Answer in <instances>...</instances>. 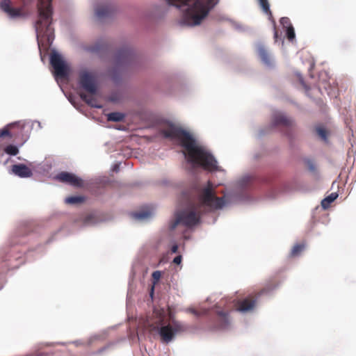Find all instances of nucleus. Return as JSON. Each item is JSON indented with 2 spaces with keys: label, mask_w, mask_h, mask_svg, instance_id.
Here are the masks:
<instances>
[{
  "label": "nucleus",
  "mask_w": 356,
  "mask_h": 356,
  "mask_svg": "<svg viewBox=\"0 0 356 356\" xmlns=\"http://www.w3.org/2000/svg\"><path fill=\"white\" fill-rule=\"evenodd\" d=\"M190 311H191L193 314H195V315H199V314L197 313V312L196 310L193 309H191Z\"/></svg>",
  "instance_id": "f704fd0d"
},
{
  "label": "nucleus",
  "mask_w": 356,
  "mask_h": 356,
  "mask_svg": "<svg viewBox=\"0 0 356 356\" xmlns=\"http://www.w3.org/2000/svg\"><path fill=\"white\" fill-rule=\"evenodd\" d=\"M4 152L8 155L15 156L19 153V149L13 145H8L4 148Z\"/></svg>",
  "instance_id": "4be33fe9"
},
{
  "label": "nucleus",
  "mask_w": 356,
  "mask_h": 356,
  "mask_svg": "<svg viewBox=\"0 0 356 356\" xmlns=\"http://www.w3.org/2000/svg\"><path fill=\"white\" fill-rule=\"evenodd\" d=\"M13 172L19 177L26 178L32 176V171L24 164H16L12 166Z\"/></svg>",
  "instance_id": "9b49d317"
},
{
  "label": "nucleus",
  "mask_w": 356,
  "mask_h": 356,
  "mask_svg": "<svg viewBox=\"0 0 356 356\" xmlns=\"http://www.w3.org/2000/svg\"><path fill=\"white\" fill-rule=\"evenodd\" d=\"M6 136H9L10 138H12V135L10 134L7 127L4 128L2 130H0V138H4Z\"/></svg>",
  "instance_id": "c85d7f7f"
},
{
  "label": "nucleus",
  "mask_w": 356,
  "mask_h": 356,
  "mask_svg": "<svg viewBox=\"0 0 356 356\" xmlns=\"http://www.w3.org/2000/svg\"><path fill=\"white\" fill-rule=\"evenodd\" d=\"M152 276L155 281H159L161 277V273L159 270L154 271L153 272Z\"/></svg>",
  "instance_id": "c756f323"
},
{
  "label": "nucleus",
  "mask_w": 356,
  "mask_h": 356,
  "mask_svg": "<svg viewBox=\"0 0 356 356\" xmlns=\"http://www.w3.org/2000/svg\"><path fill=\"white\" fill-rule=\"evenodd\" d=\"M113 12V7L110 4L99 5L95 9L96 15L99 18L109 17Z\"/></svg>",
  "instance_id": "4468645a"
},
{
  "label": "nucleus",
  "mask_w": 356,
  "mask_h": 356,
  "mask_svg": "<svg viewBox=\"0 0 356 356\" xmlns=\"http://www.w3.org/2000/svg\"><path fill=\"white\" fill-rule=\"evenodd\" d=\"M259 2L263 11L268 15V19L272 22L273 24H275V21L273 19L272 13L270 10V5L268 0H259Z\"/></svg>",
  "instance_id": "dca6fc26"
},
{
  "label": "nucleus",
  "mask_w": 356,
  "mask_h": 356,
  "mask_svg": "<svg viewBox=\"0 0 356 356\" xmlns=\"http://www.w3.org/2000/svg\"><path fill=\"white\" fill-rule=\"evenodd\" d=\"M316 130L319 137H321L324 140L327 139V131L323 127H318L316 129Z\"/></svg>",
  "instance_id": "393cba45"
},
{
  "label": "nucleus",
  "mask_w": 356,
  "mask_h": 356,
  "mask_svg": "<svg viewBox=\"0 0 356 356\" xmlns=\"http://www.w3.org/2000/svg\"><path fill=\"white\" fill-rule=\"evenodd\" d=\"M50 63L54 69V73L56 76L63 78L67 75V67L59 54L53 52L51 54Z\"/></svg>",
  "instance_id": "0eeeda50"
},
{
  "label": "nucleus",
  "mask_w": 356,
  "mask_h": 356,
  "mask_svg": "<svg viewBox=\"0 0 356 356\" xmlns=\"http://www.w3.org/2000/svg\"><path fill=\"white\" fill-rule=\"evenodd\" d=\"M271 289H267V288H264L263 289L261 292L259 293V296L263 294V293H266L267 291H270Z\"/></svg>",
  "instance_id": "473e14b6"
},
{
  "label": "nucleus",
  "mask_w": 356,
  "mask_h": 356,
  "mask_svg": "<svg viewBox=\"0 0 356 356\" xmlns=\"http://www.w3.org/2000/svg\"><path fill=\"white\" fill-rule=\"evenodd\" d=\"M51 1L38 0V19L35 24V30L38 35L46 36L49 41L51 40L54 31L51 27L53 15Z\"/></svg>",
  "instance_id": "39448f33"
},
{
  "label": "nucleus",
  "mask_w": 356,
  "mask_h": 356,
  "mask_svg": "<svg viewBox=\"0 0 356 356\" xmlns=\"http://www.w3.org/2000/svg\"><path fill=\"white\" fill-rule=\"evenodd\" d=\"M131 216L136 220H144L149 218L152 216V213L149 211H143L133 213Z\"/></svg>",
  "instance_id": "aec40b11"
},
{
  "label": "nucleus",
  "mask_w": 356,
  "mask_h": 356,
  "mask_svg": "<svg viewBox=\"0 0 356 356\" xmlns=\"http://www.w3.org/2000/svg\"><path fill=\"white\" fill-rule=\"evenodd\" d=\"M177 251H178V245H176V244L173 245L172 248H171V252L172 253H176V252H177Z\"/></svg>",
  "instance_id": "2f4dec72"
},
{
  "label": "nucleus",
  "mask_w": 356,
  "mask_h": 356,
  "mask_svg": "<svg viewBox=\"0 0 356 356\" xmlns=\"http://www.w3.org/2000/svg\"><path fill=\"white\" fill-rule=\"evenodd\" d=\"M181 260H182V257L181 255H178V256H177L176 257L174 258L173 263L175 264L179 265V264H181Z\"/></svg>",
  "instance_id": "7c9ffc66"
},
{
  "label": "nucleus",
  "mask_w": 356,
  "mask_h": 356,
  "mask_svg": "<svg viewBox=\"0 0 356 356\" xmlns=\"http://www.w3.org/2000/svg\"><path fill=\"white\" fill-rule=\"evenodd\" d=\"M79 84L81 88L90 94V95H88L83 92L80 93L79 96L81 99L92 107L101 108L102 106L96 104V99L92 97L97 91L95 74L88 70H81L79 75Z\"/></svg>",
  "instance_id": "423d86ee"
},
{
  "label": "nucleus",
  "mask_w": 356,
  "mask_h": 356,
  "mask_svg": "<svg viewBox=\"0 0 356 356\" xmlns=\"http://www.w3.org/2000/svg\"><path fill=\"white\" fill-rule=\"evenodd\" d=\"M132 56V51L129 48L120 49L117 54L118 63H122L128 62Z\"/></svg>",
  "instance_id": "2eb2a0df"
},
{
  "label": "nucleus",
  "mask_w": 356,
  "mask_h": 356,
  "mask_svg": "<svg viewBox=\"0 0 356 356\" xmlns=\"http://www.w3.org/2000/svg\"><path fill=\"white\" fill-rule=\"evenodd\" d=\"M295 31L293 26H289L286 29V37L289 40H293L295 38Z\"/></svg>",
  "instance_id": "a878e982"
},
{
  "label": "nucleus",
  "mask_w": 356,
  "mask_h": 356,
  "mask_svg": "<svg viewBox=\"0 0 356 356\" xmlns=\"http://www.w3.org/2000/svg\"><path fill=\"white\" fill-rule=\"evenodd\" d=\"M168 3L170 5H174L177 7H180L181 6H186L191 2L192 0H166Z\"/></svg>",
  "instance_id": "b1692460"
},
{
  "label": "nucleus",
  "mask_w": 356,
  "mask_h": 356,
  "mask_svg": "<svg viewBox=\"0 0 356 356\" xmlns=\"http://www.w3.org/2000/svg\"><path fill=\"white\" fill-rule=\"evenodd\" d=\"M273 26H274V30H275L274 37H275V38H277V34H278V33H277V30H276V24H273Z\"/></svg>",
  "instance_id": "72a5a7b5"
},
{
  "label": "nucleus",
  "mask_w": 356,
  "mask_h": 356,
  "mask_svg": "<svg viewBox=\"0 0 356 356\" xmlns=\"http://www.w3.org/2000/svg\"><path fill=\"white\" fill-rule=\"evenodd\" d=\"M169 318L171 323L165 325L166 312L163 308L154 309L152 313V320L147 322V330L150 333H159L163 343H168L178 333L186 330V327L180 321L174 320L172 312L168 309Z\"/></svg>",
  "instance_id": "7ed1b4c3"
},
{
  "label": "nucleus",
  "mask_w": 356,
  "mask_h": 356,
  "mask_svg": "<svg viewBox=\"0 0 356 356\" xmlns=\"http://www.w3.org/2000/svg\"><path fill=\"white\" fill-rule=\"evenodd\" d=\"M218 3V0H195L185 11L184 23L189 26L200 24Z\"/></svg>",
  "instance_id": "20e7f679"
},
{
  "label": "nucleus",
  "mask_w": 356,
  "mask_h": 356,
  "mask_svg": "<svg viewBox=\"0 0 356 356\" xmlns=\"http://www.w3.org/2000/svg\"><path fill=\"white\" fill-rule=\"evenodd\" d=\"M104 49V45L100 44H96L94 46L90 47L89 50L92 52H99Z\"/></svg>",
  "instance_id": "cd10ccee"
},
{
  "label": "nucleus",
  "mask_w": 356,
  "mask_h": 356,
  "mask_svg": "<svg viewBox=\"0 0 356 356\" xmlns=\"http://www.w3.org/2000/svg\"><path fill=\"white\" fill-rule=\"evenodd\" d=\"M226 204L225 197H217L213 184L208 181L207 185L197 192V202L193 203L175 215V220L171 225L174 229L179 224L191 227L197 225L201 216L207 211L222 209Z\"/></svg>",
  "instance_id": "f257e3e1"
},
{
  "label": "nucleus",
  "mask_w": 356,
  "mask_h": 356,
  "mask_svg": "<svg viewBox=\"0 0 356 356\" xmlns=\"http://www.w3.org/2000/svg\"><path fill=\"white\" fill-rule=\"evenodd\" d=\"M256 304V299L253 297H248L242 300H238L235 306L236 310L245 312L252 310Z\"/></svg>",
  "instance_id": "9d476101"
},
{
  "label": "nucleus",
  "mask_w": 356,
  "mask_h": 356,
  "mask_svg": "<svg viewBox=\"0 0 356 356\" xmlns=\"http://www.w3.org/2000/svg\"><path fill=\"white\" fill-rule=\"evenodd\" d=\"M338 197V194L332 193L321 201V206L323 209H327L330 204L333 202Z\"/></svg>",
  "instance_id": "f3484780"
},
{
  "label": "nucleus",
  "mask_w": 356,
  "mask_h": 356,
  "mask_svg": "<svg viewBox=\"0 0 356 356\" xmlns=\"http://www.w3.org/2000/svg\"><path fill=\"white\" fill-rule=\"evenodd\" d=\"M84 200V197L82 196H70L65 199V203L75 204L83 202Z\"/></svg>",
  "instance_id": "412c9836"
},
{
  "label": "nucleus",
  "mask_w": 356,
  "mask_h": 356,
  "mask_svg": "<svg viewBox=\"0 0 356 356\" xmlns=\"http://www.w3.org/2000/svg\"><path fill=\"white\" fill-rule=\"evenodd\" d=\"M56 179L62 183L67 184L76 188H81L83 184V180L81 178L67 172H60L56 175Z\"/></svg>",
  "instance_id": "1a4fd4ad"
},
{
  "label": "nucleus",
  "mask_w": 356,
  "mask_h": 356,
  "mask_svg": "<svg viewBox=\"0 0 356 356\" xmlns=\"http://www.w3.org/2000/svg\"><path fill=\"white\" fill-rule=\"evenodd\" d=\"M124 114L120 112H112L107 115V120L111 122H121L124 120Z\"/></svg>",
  "instance_id": "a211bd4d"
},
{
  "label": "nucleus",
  "mask_w": 356,
  "mask_h": 356,
  "mask_svg": "<svg viewBox=\"0 0 356 356\" xmlns=\"http://www.w3.org/2000/svg\"><path fill=\"white\" fill-rule=\"evenodd\" d=\"M13 126H14V124H10L8 127H12Z\"/></svg>",
  "instance_id": "c9c22d12"
},
{
  "label": "nucleus",
  "mask_w": 356,
  "mask_h": 356,
  "mask_svg": "<svg viewBox=\"0 0 356 356\" xmlns=\"http://www.w3.org/2000/svg\"><path fill=\"white\" fill-rule=\"evenodd\" d=\"M258 53L261 59L266 64L270 63V58L264 47L261 46L258 48Z\"/></svg>",
  "instance_id": "6ab92c4d"
},
{
  "label": "nucleus",
  "mask_w": 356,
  "mask_h": 356,
  "mask_svg": "<svg viewBox=\"0 0 356 356\" xmlns=\"http://www.w3.org/2000/svg\"><path fill=\"white\" fill-rule=\"evenodd\" d=\"M305 248L304 244H296L291 252V255L293 257L298 256Z\"/></svg>",
  "instance_id": "5701e85b"
},
{
  "label": "nucleus",
  "mask_w": 356,
  "mask_h": 356,
  "mask_svg": "<svg viewBox=\"0 0 356 356\" xmlns=\"http://www.w3.org/2000/svg\"><path fill=\"white\" fill-rule=\"evenodd\" d=\"M300 80L301 83L303 84L302 79H300Z\"/></svg>",
  "instance_id": "e433bc0d"
},
{
  "label": "nucleus",
  "mask_w": 356,
  "mask_h": 356,
  "mask_svg": "<svg viewBox=\"0 0 356 356\" xmlns=\"http://www.w3.org/2000/svg\"><path fill=\"white\" fill-rule=\"evenodd\" d=\"M1 8L10 17H17L20 15V10L11 6L10 0H1L0 2Z\"/></svg>",
  "instance_id": "f8f14e48"
},
{
  "label": "nucleus",
  "mask_w": 356,
  "mask_h": 356,
  "mask_svg": "<svg viewBox=\"0 0 356 356\" xmlns=\"http://www.w3.org/2000/svg\"><path fill=\"white\" fill-rule=\"evenodd\" d=\"M273 124L275 127H281L285 129V134L289 135V131L294 127L293 120L283 114L282 113H275L273 117Z\"/></svg>",
  "instance_id": "6e6552de"
},
{
  "label": "nucleus",
  "mask_w": 356,
  "mask_h": 356,
  "mask_svg": "<svg viewBox=\"0 0 356 356\" xmlns=\"http://www.w3.org/2000/svg\"><path fill=\"white\" fill-rule=\"evenodd\" d=\"M161 133L165 138L179 143L180 145L186 150L184 154L187 156L189 163L197 164L209 171L218 169L217 161L214 157L204 148L197 145L195 140L187 131L180 127L170 124L161 129Z\"/></svg>",
  "instance_id": "f03ea898"
},
{
  "label": "nucleus",
  "mask_w": 356,
  "mask_h": 356,
  "mask_svg": "<svg viewBox=\"0 0 356 356\" xmlns=\"http://www.w3.org/2000/svg\"><path fill=\"white\" fill-rule=\"evenodd\" d=\"M216 328L225 329L229 323V314L227 312L220 311L216 314Z\"/></svg>",
  "instance_id": "ddd939ff"
},
{
  "label": "nucleus",
  "mask_w": 356,
  "mask_h": 356,
  "mask_svg": "<svg viewBox=\"0 0 356 356\" xmlns=\"http://www.w3.org/2000/svg\"><path fill=\"white\" fill-rule=\"evenodd\" d=\"M280 22L282 26L286 28V29L289 26H293L291 24L290 19L288 17H282Z\"/></svg>",
  "instance_id": "bb28decb"
}]
</instances>
